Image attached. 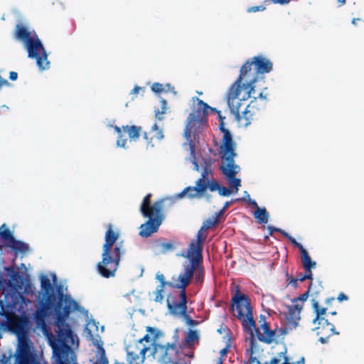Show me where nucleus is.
Listing matches in <instances>:
<instances>
[{
	"label": "nucleus",
	"mask_w": 364,
	"mask_h": 364,
	"mask_svg": "<svg viewBox=\"0 0 364 364\" xmlns=\"http://www.w3.org/2000/svg\"><path fill=\"white\" fill-rule=\"evenodd\" d=\"M282 232L283 233V235L287 237L291 242L292 244H294L296 247H299V250H301V247H303L300 243L297 242L296 241V240L291 237L288 233L284 232V231H282Z\"/></svg>",
	"instance_id": "nucleus-30"
},
{
	"label": "nucleus",
	"mask_w": 364,
	"mask_h": 364,
	"mask_svg": "<svg viewBox=\"0 0 364 364\" xmlns=\"http://www.w3.org/2000/svg\"><path fill=\"white\" fill-rule=\"evenodd\" d=\"M161 112L159 110H155V117L159 120L163 119V114L166 113L167 110V103L164 99H161L160 100Z\"/></svg>",
	"instance_id": "nucleus-25"
},
{
	"label": "nucleus",
	"mask_w": 364,
	"mask_h": 364,
	"mask_svg": "<svg viewBox=\"0 0 364 364\" xmlns=\"http://www.w3.org/2000/svg\"><path fill=\"white\" fill-rule=\"evenodd\" d=\"M196 279H197V281H200V277H199V276H197V277H196Z\"/></svg>",
	"instance_id": "nucleus-51"
},
{
	"label": "nucleus",
	"mask_w": 364,
	"mask_h": 364,
	"mask_svg": "<svg viewBox=\"0 0 364 364\" xmlns=\"http://www.w3.org/2000/svg\"><path fill=\"white\" fill-rule=\"evenodd\" d=\"M254 216L259 223H267L269 219V214L264 208L257 207L254 213Z\"/></svg>",
	"instance_id": "nucleus-20"
},
{
	"label": "nucleus",
	"mask_w": 364,
	"mask_h": 364,
	"mask_svg": "<svg viewBox=\"0 0 364 364\" xmlns=\"http://www.w3.org/2000/svg\"><path fill=\"white\" fill-rule=\"evenodd\" d=\"M150 197L151 195L149 194L144 198L140 208L142 215L149 218L146 223L140 226L139 235L145 237H149L152 233L156 232L161 224L163 203L168 199H163L151 205Z\"/></svg>",
	"instance_id": "nucleus-8"
},
{
	"label": "nucleus",
	"mask_w": 364,
	"mask_h": 364,
	"mask_svg": "<svg viewBox=\"0 0 364 364\" xmlns=\"http://www.w3.org/2000/svg\"><path fill=\"white\" fill-rule=\"evenodd\" d=\"M171 92L173 94V95H176L177 92L174 90V87L169 83L164 85V92Z\"/></svg>",
	"instance_id": "nucleus-32"
},
{
	"label": "nucleus",
	"mask_w": 364,
	"mask_h": 364,
	"mask_svg": "<svg viewBox=\"0 0 364 364\" xmlns=\"http://www.w3.org/2000/svg\"><path fill=\"white\" fill-rule=\"evenodd\" d=\"M209 171L210 170L208 168H205L202 173L201 178L196 181V186L186 188L182 192L176 194L169 199L173 202L177 199H181L186 196L189 198H199L205 196L207 198H208V197L205 195V192L206 191L207 188H208V182L205 181V178Z\"/></svg>",
	"instance_id": "nucleus-10"
},
{
	"label": "nucleus",
	"mask_w": 364,
	"mask_h": 364,
	"mask_svg": "<svg viewBox=\"0 0 364 364\" xmlns=\"http://www.w3.org/2000/svg\"><path fill=\"white\" fill-rule=\"evenodd\" d=\"M151 89L154 93L159 94L164 92V85L159 82H154L152 84Z\"/></svg>",
	"instance_id": "nucleus-28"
},
{
	"label": "nucleus",
	"mask_w": 364,
	"mask_h": 364,
	"mask_svg": "<svg viewBox=\"0 0 364 364\" xmlns=\"http://www.w3.org/2000/svg\"><path fill=\"white\" fill-rule=\"evenodd\" d=\"M337 1L338 3V6H341L346 2V0H337Z\"/></svg>",
	"instance_id": "nucleus-46"
},
{
	"label": "nucleus",
	"mask_w": 364,
	"mask_h": 364,
	"mask_svg": "<svg viewBox=\"0 0 364 364\" xmlns=\"http://www.w3.org/2000/svg\"><path fill=\"white\" fill-rule=\"evenodd\" d=\"M298 281H299V278H297V279L289 278L288 279L289 284L292 285L293 287H296Z\"/></svg>",
	"instance_id": "nucleus-38"
},
{
	"label": "nucleus",
	"mask_w": 364,
	"mask_h": 364,
	"mask_svg": "<svg viewBox=\"0 0 364 364\" xmlns=\"http://www.w3.org/2000/svg\"><path fill=\"white\" fill-rule=\"evenodd\" d=\"M250 66V75H252V66L254 65L258 74L269 73L273 70L272 62L266 56L258 55L246 61L242 66Z\"/></svg>",
	"instance_id": "nucleus-13"
},
{
	"label": "nucleus",
	"mask_w": 364,
	"mask_h": 364,
	"mask_svg": "<svg viewBox=\"0 0 364 364\" xmlns=\"http://www.w3.org/2000/svg\"><path fill=\"white\" fill-rule=\"evenodd\" d=\"M39 280L41 289L36 296L37 306L33 313V320L35 329L41 331L47 339L53 355L57 357V353H59L61 358L76 362L73 349L78 347V336L67 320L70 314L77 312L86 322L85 336L97 348L92 364H109L103 342L99 336H95L99 331V323L90 316L87 309L66 292L67 287L57 284L55 273L41 274Z\"/></svg>",
	"instance_id": "nucleus-1"
},
{
	"label": "nucleus",
	"mask_w": 364,
	"mask_h": 364,
	"mask_svg": "<svg viewBox=\"0 0 364 364\" xmlns=\"http://www.w3.org/2000/svg\"><path fill=\"white\" fill-rule=\"evenodd\" d=\"M210 111L218 113L220 119V128L223 134L220 148V154L222 158L220 169L228 181L230 186L234 188L235 189V192L237 193L239 188L241 186V181L240 178H235V175L240 172V168L234 161V158L236 156V144L232 140L230 132L223 127V119L225 117L221 116L220 111L211 107L196 97L192 98L191 112L187 118L184 131L186 142L183 143V147L189 152V160L194 165V169L198 171L199 166L194 156L193 140L196 139V135L205 125L206 117Z\"/></svg>",
	"instance_id": "nucleus-2"
},
{
	"label": "nucleus",
	"mask_w": 364,
	"mask_h": 364,
	"mask_svg": "<svg viewBox=\"0 0 364 364\" xmlns=\"http://www.w3.org/2000/svg\"><path fill=\"white\" fill-rule=\"evenodd\" d=\"M142 88L138 85H136L134 89L131 91L130 95H136L138 94Z\"/></svg>",
	"instance_id": "nucleus-37"
},
{
	"label": "nucleus",
	"mask_w": 364,
	"mask_h": 364,
	"mask_svg": "<svg viewBox=\"0 0 364 364\" xmlns=\"http://www.w3.org/2000/svg\"><path fill=\"white\" fill-rule=\"evenodd\" d=\"M0 236L2 239L6 240L12 241L14 239L11 232L5 224H3L0 227Z\"/></svg>",
	"instance_id": "nucleus-22"
},
{
	"label": "nucleus",
	"mask_w": 364,
	"mask_h": 364,
	"mask_svg": "<svg viewBox=\"0 0 364 364\" xmlns=\"http://www.w3.org/2000/svg\"><path fill=\"white\" fill-rule=\"evenodd\" d=\"M257 80V76L250 75L249 65L242 66L238 77L227 91L228 107L240 127H247L253 119L255 113V101H251L247 105L245 102L255 93Z\"/></svg>",
	"instance_id": "nucleus-3"
},
{
	"label": "nucleus",
	"mask_w": 364,
	"mask_h": 364,
	"mask_svg": "<svg viewBox=\"0 0 364 364\" xmlns=\"http://www.w3.org/2000/svg\"><path fill=\"white\" fill-rule=\"evenodd\" d=\"M231 204V202H226L224 205V207L223 208L222 210H220L218 213H217V218H214L213 220H207L204 224H203V228H209L210 226L214 225L217 222V220L218 218L223 215V212Z\"/></svg>",
	"instance_id": "nucleus-21"
},
{
	"label": "nucleus",
	"mask_w": 364,
	"mask_h": 364,
	"mask_svg": "<svg viewBox=\"0 0 364 364\" xmlns=\"http://www.w3.org/2000/svg\"><path fill=\"white\" fill-rule=\"evenodd\" d=\"M245 193V194H246V195H247V202L250 205H252V207H254V208H257V207H259V206L257 205V202H256L255 200H252V199L250 198V194L247 193V191H244V193Z\"/></svg>",
	"instance_id": "nucleus-31"
},
{
	"label": "nucleus",
	"mask_w": 364,
	"mask_h": 364,
	"mask_svg": "<svg viewBox=\"0 0 364 364\" xmlns=\"http://www.w3.org/2000/svg\"><path fill=\"white\" fill-rule=\"evenodd\" d=\"M262 100L264 102H267V93H264V91L261 92L259 95L256 97H254V100H252V101H255V104L256 103V101L257 100Z\"/></svg>",
	"instance_id": "nucleus-33"
},
{
	"label": "nucleus",
	"mask_w": 364,
	"mask_h": 364,
	"mask_svg": "<svg viewBox=\"0 0 364 364\" xmlns=\"http://www.w3.org/2000/svg\"><path fill=\"white\" fill-rule=\"evenodd\" d=\"M216 364H222V361H221V360L220 359V360L217 362V363H216Z\"/></svg>",
	"instance_id": "nucleus-50"
},
{
	"label": "nucleus",
	"mask_w": 364,
	"mask_h": 364,
	"mask_svg": "<svg viewBox=\"0 0 364 364\" xmlns=\"http://www.w3.org/2000/svg\"><path fill=\"white\" fill-rule=\"evenodd\" d=\"M203 238L198 232L197 239L193 240L188 248L182 252L181 256L186 259L183 264V269L178 275L173 276L168 285L185 291L186 287L191 283L193 274L198 271L202 272L200 262L202 261V242Z\"/></svg>",
	"instance_id": "nucleus-4"
},
{
	"label": "nucleus",
	"mask_w": 364,
	"mask_h": 364,
	"mask_svg": "<svg viewBox=\"0 0 364 364\" xmlns=\"http://www.w3.org/2000/svg\"><path fill=\"white\" fill-rule=\"evenodd\" d=\"M302 310L301 304H292L288 306V312L286 315V324L288 328H296L301 319L300 313Z\"/></svg>",
	"instance_id": "nucleus-15"
},
{
	"label": "nucleus",
	"mask_w": 364,
	"mask_h": 364,
	"mask_svg": "<svg viewBox=\"0 0 364 364\" xmlns=\"http://www.w3.org/2000/svg\"><path fill=\"white\" fill-rule=\"evenodd\" d=\"M181 299L180 302L173 304L168 301V308L171 314L175 316H184L186 314V296L185 291H181Z\"/></svg>",
	"instance_id": "nucleus-17"
},
{
	"label": "nucleus",
	"mask_w": 364,
	"mask_h": 364,
	"mask_svg": "<svg viewBox=\"0 0 364 364\" xmlns=\"http://www.w3.org/2000/svg\"><path fill=\"white\" fill-rule=\"evenodd\" d=\"M17 77H18V74L16 73V72H11L9 73V78L14 81L16 80H17Z\"/></svg>",
	"instance_id": "nucleus-40"
},
{
	"label": "nucleus",
	"mask_w": 364,
	"mask_h": 364,
	"mask_svg": "<svg viewBox=\"0 0 364 364\" xmlns=\"http://www.w3.org/2000/svg\"><path fill=\"white\" fill-rule=\"evenodd\" d=\"M337 299H338V300L339 301H346V300H348V296H347L346 294H343V293H341V294H339V295L338 296V298H337Z\"/></svg>",
	"instance_id": "nucleus-39"
},
{
	"label": "nucleus",
	"mask_w": 364,
	"mask_h": 364,
	"mask_svg": "<svg viewBox=\"0 0 364 364\" xmlns=\"http://www.w3.org/2000/svg\"><path fill=\"white\" fill-rule=\"evenodd\" d=\"M164 288L165 287H164V284H159L157 286L156 290L153 292V294L155 295L154 300L156 302H161L163 301Z\"/></svg>",
	"instance_id": "nucleus-24"
},
{
	"label": "nucleus",
	"mask_w": 364,
	"mask_h": 364,
	"mask_svg": "<svg viewBox=\"0 0 364 364\" xmlns=\"http://www.w3.org/2000/svg\"><path fill=\"white\" fill-rule=\"evenodd\" d=\"M119 236V232L114 231L112 225H109L102 247V259L97 264V271L104 277H113L121 260L122 245L116 244L114 247Z\"/></svg>",
	"instance_id": "nucleus-5"
},
{
	"label": "nucleus",
	"mask_w": 364,
	"mask_h": 364,
	"mask_svg": "<svg viewBox=\"0 0 364 364\" xmlns=\"http://www.w3.org/2000/svg\"><path fill=\"white\" fill-rule=\"evenodd\" d=\"M301 262L306 272L311 271L312 269L316 267V262L311 260L309 253L304 247H301Z\"/></svg>",
	"instance_id": "nucleus-19"
},
{
	"label": "nucleus",
	"mask_w": 364,
	"mask_h": 364,
	"mask_svg": "<svg viewBox=\"0 0 364 364\" xmlns=\"http://www.w3.org/2000/svg\"><path fill=\"white\" fill-rule=\"evenodd\" d=\"M264 322H266V321H265V319H264V316H262L260 317V319H259V326H260L262 323H264Z\"/></svg>",
	"instance_id": "nucleus-45"
},
{
	"label": "nucleus",
	"mask_w": 364,
	"mask_h": 364,
	"mask_svg": "<svg viewBox=\"0 0 364 364\" xmlns=\"http://www.w3.org/2000/svg\"><path fill=\"white\" fill-rule=\"evenodd\" d=\"M208 189L210 191H218L219 195L221 196H229L232 193H236L235 189L234 188H232L230 186V188L221 186L218 182L216 181H208Z\"/></svg>",
	"instance_id": "nucleus-18"
},
{
	"label": "nucleus",
	"mask_w": 364,
	"mask_h": 364,
	"mask_svg": "<svg viewBox=\"0 0 364 364\" xmlns=\"http://www.w3.org/2000/svg\"><path fill=\"white\" fill-rule=\"evenodd\" d=\"M57 357L53 355V364H78L77 362H69L61 358L59 353ZM8 364H46L43 358L39 355L28 340L21 338L18 341L16 350L14 355L8 360Z\"/></svg>",
	"instance_id": "nucleus-7"
},
{
	"label": "nucleus",
	"mask_w": 364,
	"mask_h": 364,
	"mask_svg": "<svg viewBox=\"0 0 364 364\" xmlns=\"http://www.w3.org/2000/svg\"><path fill=\"white\" fill-rule=\"evenodd\" d=\"M265 9H266L265 6L263 5L254 6L249 7L247 9V11L248 13H255L257 11H263L265 10Z\"/></svg>",
	"instance_id": "nucleus-29"
},
{
	"label": "nucleus",
	"mask_w": 364,
	"mask_h": 364,
	"mask_svg": "<svg viewBox=\"0 0 364 364\" xmlns=\"http://www.w3.org/2000/svg\"><path fill=\"white\" fill-rule=\"evenodd\" d=\"M186 323H187V324H188V325H190V326L193 325V323H194V321H193V320H192L191 318H190L189 317L186 316Z\"/></svg>",
	"instance_id": "nucleus-42"
},
{
	"label": "nucleus",
	"mask_w": 364,
	"mask_h": 364,
	"mask_svg": "<svg viewBox=\"0 0 364 364\" xmlns=\"http://www.w3.org/2000/svg\"><path fill=\"white\" fill-rule=\"evenodd\" d=\"M156 279L160 282V284H164V287H165V285L167 284L165 281V277L164 276V274L158 272L156 275Z\"/></svg>",
	"instance_id": "nucleus-35"
},
{
	"label": "nucleus",
	"mask_w": 364,
	"mask_h": 364,
	"mask_svg": "<svg viewBox=\"0 0 364 364\" xmlns=\"http://www.w3.org/2000/svg\"><path fill=\"white\" fill-rule=\"evenodd\" d=\"M233 301L234 315L242 321L244 328L252 335L255 330V321L247 298L244 295H237L234 297Z\"/></svg>",
	"instance_id": "nucleus-9"
},
{
	"label": "nucleus",
	"mask_w": 364,
	"mask_h": 364,
	"mask_svg": "<svg viewBox=\"0 0 364 364\" xmlns=\"http://www.w3.org/2000/svg\"><path fill=\"white\" fill-rule=\"evenodd\" d=\"M15 37L22 42L30 58L35 59L38 69L41 71L50 67L48 53L34 30L23 24H18Z\"/></svg>",
	"instance_id": "nucleus-6"
},
{
	"label": "nucleus",
	"mask_w": 364,
	"mask_h": 364,
	"mask_svg": "<svg viewBox=\"0 0 364 364\" xmlns=\"http://www.w3.org/2000/svg\"><path fill=\"white\" fill-rule=\"evenodd\" d=\"M360 21V19H359V18H353V19L352 20V23H353V25H357V21Z\"/></svg>",
	"instance_id": "nucleus-47"
},
{
	"label": "nucleus",
	"mask_w": 364,
	"mask_h": 364,
	"mask_svg": "<svg viewBox=\"0 0 364 364\" xmlns=\"http://www.w3.org/2000/svg\"><path fill=\"white\" fill-rule=\"evenodd\" d=\"M114 129L115 133L117 134V138L116 141V144L117 147L123 148L124 149H129V146L127 144V139L124 136V134H127L130 141H136L142 131L141 127L135 126V125H126L119 127L117 125L112 126Z\"/></svg>",
	"instance_id": "nucleus-11"
},
{
	"label": "nucleus",
	"mask_w": 364,
	"mask_h": 364,
	"mask_svg": "<svg viewBox=\"0 0 364 364\" xmlns=\"http://www.w3.org/2000/svg\"><path fill=\"white\" fill-rule=\"evenodd\" d=\"M312 323L314 325L312 331H316V334L321 336L319 341L321 343H326L331 336L339 333L336 331L334 326L326 319L314 318Z\"/></svg>",
	"instance_id": "nucleus-12"
},
{
	"label": "nucleus",
	"mask_w": 364,
	"mask_h": 364,
	"mask_svg": "<svg viewBox=\"0 0 364 364\" xmlns=\"http://www.w3.org/2000/svg\"><path fill=\"white\" fill-rule=\"evenodd\" d=\"M143 136L146 141V149H152L155 146L154 141L160 142L164 138L163 127L154 122L151 126L149 132H144Z\"/></svg>",
	"instance_id": "nucleus-14"
},
{
	"label": "nucleus",
	"mask_w": 364,
	"mask_h": 364,
	"mask_svg": "<svg viewBox=\"0 0 364 364\" xmlns=\"http://www.w3.org/2000/svg\"><path fill=\"white\" fill-rule=\"evenodd\" d=\"M336 311L331 312L332 315H336Z\"/></svg>",
	"instance_id": "nucleus-53"
},
{
	"label": "nucleus",
	"mask_w": 364,
	"mask_h": 364,
	"mask_svg": "<svg viewBox=\"0 0 364 364\" xmlns=\"http://www.w3.org/2000/svg\"><path fill=\"white\" fill-rule=\"evenodd\" d=\"M139 270H140V274H139V276L141 277V276H142V274H143V272H144V269H143V267H139Z\"/></svg>",
	"instance_id": "nucleus-49"
},
{
	"label": "nucleus",
	"mask_w": 364,
	"mask_h": 364,
	"mask_svg": "<svg viewBox=\"0 0 364 364\" xmlns=\"http://www.w3.org/2000/svg\"><path fill=\"white\" fill-rule=\"evenodd\" d=\"M309 297V291L303 294L301 296L294 299L292 301V304H301L303 306L304 303L307 300Z\"/></svg>",
	"instance_id": "nucleus-27"
},
{
	"label": "nucleus",
	"mask_w": 364,
	"mask_h": 364,
	"mask_svg": "<svg viewBox=\"0 0 364 364\" xmlns=\"http://www.w3.org/2000/svg\"><path fill=\"white\" fill-rule=\"evenodd\" d=\"M101 331L103 332L104 331V326H102L101 327Z\"/></svg>",
	"instance_id": "nucleus-52"
},
{
	"label": "nucleus",
	"mask_w": 364,
	"mask_h": 364,
	"mask_svg": "<svg viewBox=\"0 0 364 364\" xmlns=\"http://www.w3.org/2000/svg\"><path fill=\"white\" fill-rule=\"evenodd\" d=\"M236 200H244V201H247V195L244 193V196L241 199H237Z\"/></svg>",
	"instance_id": "nucleus-48"
},
{
	"label": "nucleus",
	"mask_w": 364,
	"mask_h": 364,
	"mask_svg": "<svg viewBox=\"0 0 364 364\" xmlns=\"http://www.w3.org/2000/svg\"><path fill=\"white\" fill-rule=\"evenodd\" d=\"M9 82L6 80H4L0 77V87L4 85H9Z\"/></svg>",
	"instance_id": "nucleus-41"
},
{
	"label": "nucleus",
	"mask_w": 364,
	"mask_h": 364,
	"mask_svg": "<svg viewBox=\"0 0 364 364\" xmlns=\"http://www.w3.org/2000/svg\"><path fill=\"white\" fill-rule=\"evenodd\" d=\"M267 1H271L273 4H279L281 5H285L289 4L290 0H265V2Z\"/></svg>",
	"instance_id": "nucleus-36"
},
{
	"label": "nucleus",
	"mask_w": 364,
	"mask_h": 364,
	"mask_svg": "<svg viewBox=\"0 0 364 364\" xmlns=\"http://www.w3.org/2000/svg\"><path fill=\"white\" fill-rule=\"evenodd\" d=\"M228 348H225L220 351V356L223 357L227 354Z\"/></svg>",
	"instance_id": "nucleus-43"
},
{
	"label": "nucleus",
	"mask_w": 364,
	"mask_h": 364,
	"mask_svg": "<svg viewBox=\"0 0 364 364\" xmlns=\"http://www.w3.org/2000/svg\"><path fill=\"white\" fill-rule=\"evenodd\" d=\"M296 364H304V358L302 357L300 358L299 361L296 363Z\"/></svg>",
	"instance_id": "nucleus-44"
},
{
	"label": "nucleus",
	"mask_w": 364,
	"mask_h": 364,
	"mask_svg": "<svg viewBox=\"0 0 364 364\" xmlns=\"http://www.w3.org/2000/svg\"><path fill=\"white\" fill-rule=\"evenodd\" d=\"M255 333H256L259 340L264 343H270L274 339V333L269 329L267 323L264 321L258 328L255 327L252 335L251 333L250 334L253 337Z\"/></svg>",
	"instance_id": "nucleus-16"
},
{
	"label": "nucleus",
	"mask_w": 364,
	"mask_h": 364,
	"mask_svg": "<svg viewBox=\"0 0 364 364\" xmlns=\"http://www.w3.org/2000/svg\"><path fill=\"white\" fill-rule=\"evenodd\" d=\"M313 308L316 315L315 318L326 319L324 318V315L326 313V308L320 307L319 305L316 302L313 304Z\"/></svg>",
	"instance_id": "nucleus-23"
},
{
	"label": "nucleus",
	"mask_w": 364,
	"mask_h": 364,
	"mask_svg": "<svg viewBox=\"0 0 364 364\" xmlns=\"http://www.w3.org/2000/svg\"><path fill=\"white\" fill-rule=\"evenodd\" d=\"M198 339V333L196 331H189L188 333L186 341L188 344H191Z\"/></svg>",
	"instance_id": "nucleus-26"
},
{
	"label": "nucleus",
	"mask_w": 364,
	"mask_h": 364,
	"mask_svg": "<svg viewBox=\"0 0 364 364\" xmlns=\"http://www.w3.org/2000/svg\"><path fill=\"white\" fill-rule=\"evenodd\" d=\"M306 279H312V272H311V271L306 272L304 275L300 276L299 277V280L300 282H303V281H304Z\"/></svg>",
	"instance_id": "nucleus-34"
}]
</instances>
